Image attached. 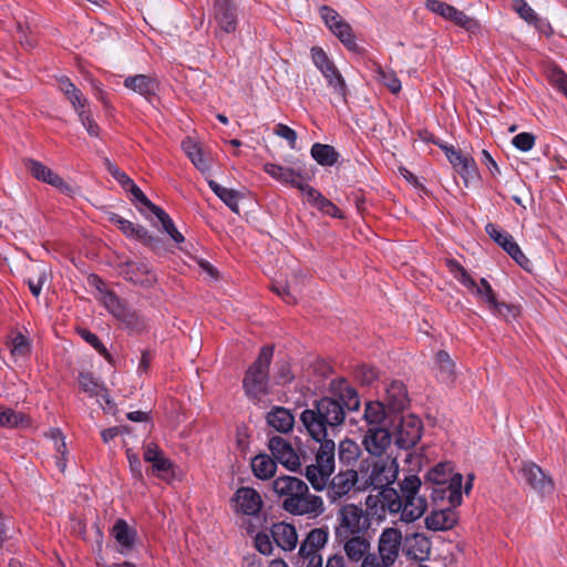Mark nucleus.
<instances>
[{"mask_svg":"<svg viewBox=\"0 0 567 567\" xmlns=\"http://www.w3.org/2000/svg\"><path fill=\"white\" fill-rule=\"evenodd\" d=\"M359 408L358 392L347 385L340 390L338 399L322 398L313 404L312 409L302 411L300 420L310 436L320 441L329 437L343 423L346 410L358 411Z\"/></svg>","mask_w":567,"mask_h":567,"instance_id":"obj_1","label":"nucleus"},{"mask_svg":"<svg viewBox=\"0 0 567 567\" xmlns=\"http://www.w3.org/2000/svg\"><path fill=\"white\" fill-rule=\"evenodd\" d=\"M421 480L416 475H409L400 483V493L393 487L381 488L378 496H368L365 505L370 508L378 503L390 514H400L403 523H413L426 511L427 502L420 495Z\"/></svg>","mask_w":567,"mask_h":567,"instance_id":"obj_2","label":"nucleus"},{"mask_svg":"<svg viewBox=\"0 0 567 567\" xmlns=\"http://www.w3.org/2000/svg\"><path fill=\"white\" fill-rule=\"evenodd\" d=\"M272 347H264L257 359L245 373L243 389L247 398L254 403H258L262 395L270 393L269 365L272 360Z\"/></svg>","mask_w":567,"mask_h":567,"instance_id":"obj_3","label":"nucleus"},{"mask_svg":"<svg viewBox=\"0 0 567 567\" xmlns=\"http://www.w3.org/2000/svg\"><path fill=\"white\" fill-rule=\"evenodd\" d=\"M318 442L320 446L316 454V463L306 466L305 476L315 491L322 492L334 472L336 444L333 440L329 437Z\"/></svg>","mask_w":567,"mask_h":567,"instance_id":"obj_4","label":"nucleus"},{"mask_svg":"<svg viewBox=\"0 0 567 567\" xmlns=\"http://www.w3.org/2000/svg\"><path fill=\"white\" fill-rule=\"evenodd\" d=\"M371 527L369 513L361 506L349 503L337 512L334 533L337 538H348L351 535L367 534Z\"/></svg>","mask_w":567,"mask_h":567,"instance_id":"obj_5","label":"nucleus"},{"mask_svg":"<svg viewBox=\"0 0 567 567\" xmlns=\"http://www.w3.org/2000/svg\"><path fill=\"white\" fill-rule=\"evenodd\" d=\"M399 474V465L394 458L385 457L373 461L365 471V484L373 488H384L392 484Z\"/></svg>","mask_w":567,"mask_h":567,"instance_id":"obj_6","label":"nucleus"},{"mask_svg":"<svg viewBox=\"0 0 567 567\" xmlns=\"http://www.w3.org/2000/svg\"><path fill=\"white\" fill-rule=\"evenodd\" d=\"M97 289L101 293V301L104 307L118 320L124 322L128 328L142 330L144 328V320L132 309H130L114 292L102 290L100 286Z\"/></svg>","mask_w":567,"mask_h":567,"instance_id":"obj_7","label":"nucleus"},{"mask_svg":"<svg viewBox=\"0 0 567 567\" xmlns=\"http://www.w3.org/2000/svg\"><path fill=\"white\" fill-rule=\"evenodd\" d=\"M447 266L451 270V272L454 275V277L464 285L467 289L472 291L477 298L485 301L488 305V308L494 305V302L497 300L496 296L489 285V282L482 278L480 280V284H477L464 269L463 266H461L455 260H449Z\"/></svg>","mask_w":567,"mask_h":567,"instance_id":"obj_8","label":"nucleus"},{"mask_svg":"<svg viewBox=\"0 0 567 567\" xmlns=\"http://www.w3.org/2000/svg\"><path fill=\"white\" fill-rule=\"evenodd\" d=\"M124 189L130 192L137 202L147 207L156 216L162 225L163 230L176 244H182L185 240L184 236L177 230L168 214H166V212L159 206L153 204L133 181Z\"/></svg>","mask_w":567,"mask_h":567,"instance_id":"obj_9","label":"nucleus"},{"mask_svg":"<svg viewBox=\"0 0 567 567\" xmlns=\"http://www.w3.org/2000/svg\"><path fill=\"white\" fill-rule=\"evenodd\" d=\"M404 547V536L398 527H385L378 537L377 557L395 564Z\"/></svg>","mask_w":567,"mask_h":567,"instance_id":"obj_10","label":"nucleus"},{"mask_svg":"<svg viewBox=\"0 0 567 567\" xmlns=\"http://www.w3.org/2000/svg\"><path fill=\"white\" fill-rule=\"evenodd\" d=\"M286 512L295 516L317 518L326 512V505L323 498L310 493L307 486L305 487V492L301 493V496H298Z\"/></svg>","mask_w":567,"mask_h":567,"instance_id":"obj_11","label":"nucleus"},{"mask_svg":"<svg viewBox=\"0 0 567 567\" xmlns=\"http://www.w3.org/2000/svg\"><path fill=\"white\" fill-rule=\"evenodd\" d=\"M358 480L359 474L354 470L341 471L329 478L324 488L328 501L332 504L346 497L354 488Z\"/></svg>","mask_w":567,"mask_h":567,"instance_id":"obj_12","label":"nucleus"},{"mask_svg":"<svg viewBox=\"0 0 567 567\" xmlns=\"http://www.w3.org/2000/svg\"><path fill=\"white\" fill-rule=\"evenodd\" d=\"M425 7L427 10L446 20L453 21L456 25L462 27L470 32H474L478 29V23L473 18L466 16L463 11L457 10L455 7L446 2L440 0H426Z\"/></svg>","mask_w":567,"mask_h":567,"instance_id":"obj_13","label":"nucleus"},{"mask_svg":"<svg viewBox=\"0 0 567 567\" xmlns=\"http://www.w3.org/2000/svg\"><path fill=\"white\" fill-rule=\"evenodd\" d=\"M307 486V483L301 478L290 475L279 476L272 482V489L278 497L282 498L281 507L285 511H287L298 496H301V493L305 492V487Z\"/></svg>","mask_w":567,"mask_h":567,"instance_id":"obj_14","label":"nucleus"},{"mask_svg":"<svg viewBox=\"0 0 567 567\" xmlns=\"http://www.w3.org/2000/svg\"><path fill=\"white\" fill-rule=\"evenodd\" d=\"M422 436V422L415 415L402 416L395 431V443L399 447L409 450Z\"/></svg>","mask_w":567,"mask_h":567,"instance_id":"obj_15","label":"nucleus"},{"mask_svg":"<svg viewBox=\"0 0 567 567\" xmlns=\"http://www.w3.org/2000/svg\"><path fill=\"white\" fill-rule=\"evenodd\" d=\"M268 447L276 462L282 464L290 471H297L301 466L300 457L292 445L281 436H272Z\"/></svg>","mask_w":567,"mask_h":567,"instance_id":"obj_16","label":"nucleus"},{"mask_svg":"<svg viewBox=\"0 0 567 567\" xmlns=\"http://www.w3.org/2000/svg\"><path fill=\"white\" fill-rule=\"evenodd\" d=\"M120 274L124 279L143 287H150L156 281V276L144 261H126L120 265Z\"/></svg>","mask_w":567,"mask_h":567,"instance_id":"obj_17","label":"nucleus"},{"mask_svg":"<svg viewBox=\"0 0 567 567\" xmlns=\"http://www.w3.org/2000/svg\"><path fill=\"white\" fill-rule=\"evenodd\" d=\"M362 443L371 455L380 456L390 446L391 434L385 426L368 427Z\"/></svg>","mask_w":567,"mask_h":567,"instance_id":"obj_18","label":"nucleus"},{"mask_svg":"<svg viewBox=\"0 0 567 567\" xmlns=\"http://www.w3.org/2000/svg\"><path fill=\"white\" fill-rule=\"evenodd\" d=\"M215 21L218 24V32L231 33L237 27V13L236 8L230 0H216L215 2Z\"/></svg>","mask_w":567,"mask_h":567,"instance_id":"obj_19","label":"nucleus"},{"mask_svg":"<svg viewBox=\"0 0 567 567\" xmlns=\"http://www.w3.org/2000/svg\"><path fill=\"white\" fill-rule=\"evenodd\" d=\"M431 540L423 533H411L404 536L403 553L414 560H424L431 553Z\"/></svg>","mask_w":567,"mask_h":567,"instance_id":"obj_20","label":"nucleus"},{"mask_svg":"<svg viewBox=\"0 0 567 567\" xmlns=\"http://www.w3.org/2000/svg\"><path fill=\"white\" fill-rule=\"evenodd\" d=\"M520 473L523 478L540 494H549L554 489L550 477L546 476L543 470L535 463H524Z\"/></svg>","mask_w":567,"mask_h":567,"instance_id":"obj_21","label":"nucleus"},{"mask_svg":"<svg viewBox=\"0 0 567 567\" xmlns=\"http://www.w3.org/2000/svg\"><path fill=\"white\" fill-rule=\"evenodd\" d=\"M458 516L453 507L433 509L424 519L425 527L433 532L449 530L455 526Z\"/></svg>","mask_w":567,"mask_h":567,"instance_id":"obj_22","label":"nucleus"},{"mask_svg":"<svg viewBox=\"0 0 567 567\" xmlns=\"http://www.w3.org/2000/svg\"><path fill=\"white\" fill-rule=\"evenodd\" d=\"M237 511L245 515H256L262 507L260 494L251 487H240L234 497Z\"/></svg>","mask_w":567,"mask_h":567,"instance_id":"obj_23","label":"nucleus"},{"mask_svg":"<svg viewBox=\"0 0 567 567\" xmlns=\"http://www.w3.org/2000/svg\"><path fill=\"white\" fill-rule=\"evenodd\" d=\"M462 482L463 477L456 473L449 484L440 485L433 488L434 499L447 501V507L455 508L462 503Z\"/></svg>","mask_w":567,"mask_h":567,"instance_id":"obj_24","label":"nucleus"},{"mask_svg":"<svg viewBox=\"0 0 567 567\" xmlns=\"http://www.w3.org/2000/svg\"><path fill=\"white\" fill-rule=\"evenodd\" d=\"M410 402L408 390L403 382L393 380L385 386L384 404L393 412H401Z\"/></svg>","mask_w":567,"mask_h":567,"instance_id":"obj_25","label":"nucleus"},{"mask_svg":"<svg viewBox=\"0 0 567 567\" xmlns=\"http://www.w3.org/2000/svg\"><path fill=\"white\" fill-rule=\"evenodd\" d=\"M25 166L37 179L48 183L63 193L71 192V187L59 175L53 173L42 163L34 159H28L25 162Z\"/></svg>","mask_w":567,"mask_h":567,"instance_id":"obj_26","label":"nucleus"},{"mask_svg":"<svg viewBox=\"0 0 567 567\" xmlns=\"http://www.w3.org/2000/svg\"><path fill=\"white\" fill-rule=\"evenodd\" d=\"M343 543V549L347 557L354 563L363 561L364 557L370 555V542L365 534L351 535L348 538H337Z\"/></svg>","mask_w":567,"mask_h":567,"instance_id":"obj_27","label":"nucleus"},{"mask_svg":"<svg viewBox=\"0 0 567 567\" xmlns=\"http://www.w3.org/2000/svg\"><path fill=\"white\" fill-rule=\"evenodd\" d=\"M264 171L278 182L290 185L296 188L300 187V184L303 181V176L299 167L293 168L277 165L274 163H266L264 165Z\"/></svg>","mask_w":567,"mask_h":567,"instance_id":"obj_28","label":"nucleus"},{"mask_svg":"<svg viewBox=\"0 0 567 567\" xmlns=\"http://www.w3.org/2000/svg\"><path fill=\"white\" fill-rule=\"evenodd\" d=\"M271 537L284 550H292L298 544V534L293 525L279 522L272 525Z\"/></svg>","mask_w":567,"mask_h":567,"instance_id":"obj_29","label":"nucleus"},{"mask_svg":"<svg viewBox=\"0 0 567 567\" xmlns=\"http://www.w3.org/2000/svg\"><path fill=\"white\" fill-rule=\"evenodd\" d=\"M143 458L152 464L153 472L158 476L168 473L172 468V462L155 443L151 442L144 445Z\"/></svg>","mask_w":567,"mask_h":567,"instance_id":"obj_30","label":"nucleus"},{"mask_svg":"<svg viewBox=\"0 0 567 567\" xmlns=\"http://www.w3.org/2000/svg\"><path fill=\"white\" fill-rule=\"evenodd\" d=\"M269 426L280 433H288L293 429L295 417L291 412L282 406H274L266 415Z\"/></svg>","mask_w":567,"mask_h":567,"instance_id":"obj_31","label":"nucleus"},{"mask_svg":"<svg viewBox=\"0 0 567 567\" xmlns=\"http://www.w3.org/2000/svg\"><path fill=\"white\" fill-rule=\"evenodd\" d=\"M124 86L146 99L154 95L158 89L157 82L147 75L137 74L124 80Z\"/></svg>","mask_w":567,"mask_h":567,"instance_id":"obj_32","label":"nucleus"},{"mask_svg":"<svg viewBox=\"0 0 567 567\" xmlns=\"http://www.w3.org/2000/svg\"><path fill=\"white\" fill-rule=\"evenodd\" d=\"M112 535L121 546L120 553L126 554L135 543V532L123 519H117L112 528Z\"/></svg>","mask_w":567,"mask_h":567,"instance_id":"obj_33","label":"nucleus"},{"mask_svg":"<svg viewBox=\"0 0 567 567\" xmlns=\"http://www.w3.org/2000/svg\"><path fill=\"white\" fill-rule=\"evenodd\" d=\"M58 82L59 90L63 92V94L70 101L76 114H79L81 111H85V105L87 101L83 96L82 92L70 81V79L66 76H62L58 80Z\"/></svg>","mask_w":567,"mask_h":567,"instance_id":"obj_34","label":"nucleus"},{"mask_svg":"<svg viewBox=\"0 0 567 567\" xmlns=\"http://www.w3.org/2000/svg\"><path fill=\"white\" fill-rule=\"evenodd\" d=\"M251 470L259 480L271 478L277 471V462L267 454H258L251 460Z\"/></svg>","mask_w":567,"mask_h":567,"instance_id":"obj_35","label":"nucleus"},{"mask_svg":"<svg viewBox=\"0 0 567 567\" xmlns=\"http://www.w3.org/2000/svg\"><path fill=\"white\" fill-rule=\"evenodd\" d=\"M329 540L328 527H318L311 529L306 538L301 542L300 547L302 551L310 550L320 553Z\"/></svg>","mask_w":567,"mask_h":567,"instance_id":"obj_36","label":"nucleus"},{"mask_svg":"<svg viewBox=\"0 0 567 567\" xmlns=\"http://www.w3.org/2000/svg\"><path fill=\"white\" fill-rule=\"evenodd\" d=\"M385 417V404L383 402L369 401L365 403L363 420L368 427L383 426Z\"/></svg>","mask_w":567,"mask_h":567,"instance_id":"obj_37","label":"nucleus"},{"mask_svg":"<svg viewBox=\"0 0 567 567\" xmlns=\"http://www.w3.org/2000/svg\"><path fill=\"white\" fill-rule=\"evenodd\" d=\"M182 148L192 161V163L200 171L206 172L209 169L208 161L204 156L202 146L194 140L187 137L182 143Z\"/></svg>","mask_w":567,"mask_h":567,"instance_id":"obj_38","label":"nucleus"},{"mask_svg":"<svg viewBox=\"0 0 567 567\" xmlns=\"http://www.w3.org/2000/svg\"><path fill=\"white\" fill-rule=\"evenodd\" d=\"M310 153L312 158L322 166H332L339 159V153L328 144L316 143L312 145Z\"/></svg>","mask_w":567,"mask_h":567,"instance_id":"obj_39","label":"nucleus"},{"mask_svg":"<svg viewBox=\"0 0 567 567\" xmlns=\"http://www.w3.org/2000/svg\"><path fill=\"white\" fill-rule=\"evenodd\" d=\"M80 388L91 396L101 395L107 405H111L112 401L105 392L102 384H100L91 373L83 372L79 375Z\"/></svg>","mask_w":567,"mask_h":567,"instance_id":"obj_40","label":"nucleus"},{"mask_svg":"<svg viewBox=\"0 0 567 567\" xmlns=\"http://www.w3.org/2000/svg\"><path fill=\"white\" fill-rule=\"evenodd\" d=\"M327 80L328 86L333 90V93L338 95L340 101L347 102L348 87L346 81L336 65L331 66L327 73H321Z\"/></svg>","mask_w":567,"mask_h":567,"instance_id":"obj_41","label":"nucleus"},{"mask_svg":"<svg viewBox=\"0 0 567 567\" xmlns=\"http://www.w3.org/2000/svg\"><path fill=\"white\" fill-rule=\"evenodd\" d=\"M435 362L439 378L444 382H452L455 378V364L450 354L445 351H439Z\"/></svg>","mask_w":567,"mask_h":567,"instance_id":"obj_42","label":"nucleus"},{"mask_svg":"<svg viewBox=\"0 0 567 567\" xmlns=\"http://www.w3.org/2000/svg\"><path fill=\"white\" fill-rule=\"evenodd\" d=\"M512 6L514 11L523 20H525L529 24L535 25L538 29H542V24H544L542 19L525 0H513Z\"/></svg>","mask_w":567,"mask_h":567,"instance_id":"obj_43","label":"nucleus"},{"mask_svg":"<svg viewBox=\"0 0 567 567\" xmlns=\"http://www.w3.org/2000/svg\"><path fill=\"white\" fill-rule=\"evenodd\" d=\"M338 453L340 462L350 465L358 460L360 447L352 440H343L339 444Z\"/></svg>","mask_w":567,"mask_h":567,"instance_id":"obj_44","label":"nucleus"},{"mask_svg":"<svg viewBox=\"0 0 567 567\" xmlns=\"http://www.w3.org/2000/svg\"><path fill=\"white\" fill-rule=\"evenodd\" d=\"M454 475L450 464H437L427 473V478L437 487L449 484Z\"/></svg>","mask_w":567,"mask_h":567,"instance_id":"obj_45","label":"nucleus"},{"mask_svg":"<svg viewBox=\"0 0 567 567\" xmlns=\"http://www.w3.org/2000/svg\"><path fill=\"white\" fill-rule=\"evenodd\" d=\"M48 281V271L43 266L37 267V269L25 279L27 285L31 293L34 297H39L42 290V287Z\"/></svg>","mask_w":567,"mask_h":567,"instance_id":"obj_46","label":"nucleus"},{"mask_svg":"<svg viewBox=\"0 0 567 567\" xmlns=\"http://www.w3.org/2000/svg\"><path fill=\"white\" fill-rule=\"evenodd\" d=\"M323 558L320 553L305 550L301 548L298 550V555L296 558V567H322Z\"/></svg>","mask_w":567,"mask_h":567,"instance_id":"obj_47","label":"nucleus"},{"mask_svg":"<svg viewBox=\"0 0 567 567\" xmlns=\"http://www.w3.org/2000/svg\"><path fill=\"white\" fill-rule=\"evenodd\" d=\"M377 80L386 86L393 94H396L401 91V81L392 70L378 68Z\"/></svg>","mask_w":567,"mask_h":567,"instance_id":"obj_48","label":"nucleus"},{"mask_svg":"<svg viewBox=\"0 0 567 567\" xmlns=\"http://www.w3.org/2000/svg\"><path fill=\"white\" fill-rule=\"evenodd\" d=\"M350 51H357L358 44L351 25L346 22L331 31Z\"/></svg>","mask_w":567,"mask_h":567,"instance_id":"obj_49","label":"nucleus"},{"mask_svg":"<svg viewBox=\"0 0 567 567\" xmlns=\"http://www.w3.org/2000/svg\"><path fill=\"white\" fill-rule=\"evenodd\" d=\"M455 171L462 176L465 185L477 177L476 163L470 155Z\"/></svg>","mask_w":567,"mask_h":567,"instance_id":"obj_50","label":"nucleus"},{"mask_svg":"<svg viewBox=\"0 0 567 567\" xmlns=\"http://www.w3.org/2000/svg\"><path fill=\"white\" fill-rule=\"evenodd\" d=\"M311 58L313 64L319 69L321 73H327L334 63L329 59L327 53L319 47L311 49Z\"/></svg>","mask_w":567,"mask_h":567,"instance_id":"obj_51","label":"nucleus"},{"mask_svg":"<svg viewBox=\"0 0 567 567\" xmlns=\"http://www.w3.org/2000/svg\"><path fill=\"white\" fill-rule=\"evenodd\" d=\"M320 14L326 25L330 29V31L338 28L340 24L346 23L342 17L332 8L323 6L320 8Z\"/></svg>","mask_w":567,"mask_h":567,"instance_id":"obj_52","label":"nucleus"},{"mask_svg":"<svg viewBox=\"0 0 567 567\" xmlns=\"http://www.w3.org/2000/svg\"><path fill=\"white\" fill-rule=\"evenodd\" d=\"M23 420L22 414L12 409L0 406V426L14 427Z\"/></svg>","mask_w":567,"mask_h":567,"instance_id":"obj_53","label":"nucleus"},{"mask_svg":"<svg viewBox=\"0 0 567 567\" xmlns=\"http://www.w3.org/2000/svg\"><path fill=\"white\" fill-rule=\"evenodd\" d=\"M272 290L281 297L287 303L297 302V290L287 282H275Z\"/></svg>","mask_w":567,"mask_h":567,"instance_id":"obj_54","label":"nucleus"},{"mask_svg":"<svg viewBox=\"0 0 567 567\" xmlns=\"http://www.w3.org/2000/svg\"><path fill=\"white\" fill-rule=\"evenodd\" d=\"M81 337L90 343L100 354H102L107 361L112 360V357L105 346L100 341L96 334L89 330H81Z\"/></svg>","mask_w":567,"mask_h":567,"instance_id":"obj_55","label":"nucleus"},{"mask_svg":"<svg viewBox=\"0 0 567 567\" xmlns=\"http://www.w3.org/2000/svg\"><path fill=\"white\" fill-rule=\"evenodd\" d=\"M30 352V342L22 333H18L11 341V353L14 357H25Z\"/></svg>","mask_w":567,"mask_h":567,"instance_id":"obj_56","label":"nucleus"},{"mask_svg":"<svg viewBox=\"0 0 567 567\" xmlns=\"http://www.w3.org/2000/svg\"><path fill=\"white\" fill-rule=\"evenodd\" d=\"M491 310L495 315L504 318L505 320H509L511 318H516L518 312H519L518 307L513 306V305H508V303H505V302H499L497 300L491 307Z\"/></svg>","mask_w":567,"mask_h":567,"instance_id":"obj_57","label":"nucleus"},{"mask_svg":"<svg viewBox=\"0 0 567 567\" xmlns=\"http://www.w3.org/2000/svg\"><path fill=\"white\" fill-rule=\"evenodd\" d=\"M118 229L127 237L140 240L141 237L145 236V228L141 225H135L132 221L124 219Z\"/></svg>","mask_w":567,"mask_h":567,"instance_id":"obj_58","label":"nucleus"},{"mask_svg":"<svg viewBox=\"0 0 567 567\" xmlns=\"http://www.w3.org/2000/svg\"><path fill=\"white\" fill-rule=\"evenodd\" d=\"M104 166L106 171L121 184L123 188H126V186L131 184L132 179L109 158H104Z\"/></svg>","mask_w":567,"mask_h":567,"instance_id":"obj_59","label":"nucleus"},{"mask_svg":"<svg viewBox=\"0 0 567 567\" xmlns=\"http://www.w3.org/2000/svg\"><path fill=\"white\" fill-rule=\"evenodd\" d=\"M534 144L535 136L532 133H519L513 138V145L523 152L530 151Z\"/></svg>","mask_w":567,"mask_h":567,"instance_id":"obj_60","label":"nucleus"},{"mask_svg":"<svg viewBox=\"0 0 567 567\" xmlns=\"http://www.w3.org/2000/svg\"><path fill=\"white\" fill-rule=\"evenodd\" d=\"M445 153L449 162L453 165V167L456 169L464 159L468 156L467 154H463L460 151L455 150L453 146H447L443 144H437Z\"/></svg>","mask_w":567,"mask_h":567,"instance_id":"obj_61","label":"nucleus"},{"mask_svg":"<svg viewBox=\"0 0 567 567\" xmlns=\"http://www.w3.org/2000/svg\"><path fill=\"white\" fill-rule=\"evenodd\" d=\"M271 536L266 533H258L255 537V547L262 555H270L272 553Z\"/></svg>","mask_w":567,"mask_h":567,"instance_id":"obj_62","label":"nucleus"},{"mask_svg":"<svg viewBox=\"0 0 567 567\" xmlns=\"http://www.w3.org/2000/svg\"><path fill=\"white\" fill-rule=\"evenodd\" d=\"M140 241H142L145 246L151 248L156 254H162V252L166 251L163 240L161 238L150 234L146 228H145V236L141 237Z\"/></svg>","mask_w":567,"mask_h":567,"instance_id":"obj_63","label":"nucleus"},{"mask_svg":"<svg viewBox=\"0 0 567 567\" xmlns=\"http://www.w3.org/2000/svg\"><path fill=\"white\" fill-rule=\"evenodd\" d=\"M82 125L85 127L86 132L93 136L97 137L100 134V127L96 122L92 118L91 114L87 111H81L78 114Z\"/></svg>","mask_w":567,"mask_h":567,"instance_id":"obj_64","label":"nucleus"}]
</instances>
